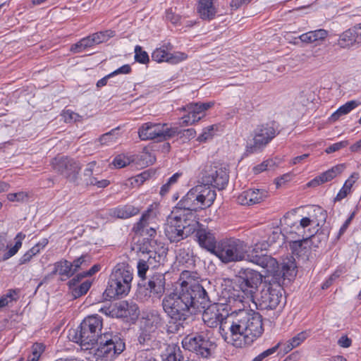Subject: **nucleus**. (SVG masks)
<instances>
[{
  "label": "nucleus",
  "mask_w": 361,
  "mask_h": 361,
  "mask_svg": "<svg viewBox=\"0 0 361 361\" xmlns=\"http://www.w3.org/2000/svg\"><path fill=\"white\" fill-rule=\"evenodd\" d=\"M17 293L16 290H9L6 295L0 298V308L7 306L13 300H16L15 296L17 295Z\"/></svg>",
  "instance_id": "45"
},
{
  "label": "nucleus",
  "mask_w": 361,
  "mask_h": 361,
  "mask_svg": "<svg viewBox=\"0 0 361 361\" xmlns=\"http://www.w3.org/2000/svg\"><path fill=\"white\" fill-rule=\"evenodd\" d=\"M178 133V128H169L166 123H145L138 130L141 140H157L158 142L167 140Z\"/></svg>",
  "instance_id": "10"
},
{
  "label": "nucleus",
  "mask_w": 361,
  "mask_h": 361,
  "mask_svg": "<svg viewBox=\"0 0 361 361\" xmlns=\"http://www.w3.org/2000/svg\"><path fill=\"white\" fill-rule=\"evenodd\" d=\"M135 59L137 62L143 64L147 63L149 61L148 54L139 45L135 47Z\"/></svg>",
  "instance_id": "40"
},
{
  "label": "nucleus",
  "mask_w": 361,
  "mask_h": 361,
  "mask_svg": "<svg viewBox=\"0 0 361 361\" xmlns=\"http://www.w3.org/2000/svg\"><path fill=\"white\" fill-rule=\"evenodd\" d=\"M92 283L87 280L76 287H73L71 289V293L74 298H78L87 293L89 289L90 288Z\"/></svg>",
  "instance_id": "37"
},
{
  "label": "nucleus",
  "mask_w": 361,
  "mask_h": 361,
  "mask_svg": "<svg viewBox=\"0 0 361 361\" xmlns=\"http://www.w3.org/2000/svg\"><path fill=\"white\" fill-rule=\"evenodd\" d=\"M276 129L274 123H265L257 126L253 132V138L248 141L245 153L251 154L261 152L276 136Z\"/></svg>",
  "instance_id": "11"
},
{
  "label": "nucleus",
  "mask_w": 361,
  "mask_h": 361,
  "mask_svg": "<svg viewBox=\"0 0 361 361\" xmlns=\"http://www.w3.org/2000/svg\"><path fill=\"white\" fill-rule=\"evenodd\" d=\"M156 215L154 206L151 204L142 215L140 221L133 226V231L135 233L143 235V231L149 227L151 221L156 217Z\"/></svg>",
  "instance_id": "24"
},
{
  "label": "nucleus",
  "mask_w": 361,
  "mask_h": 361,
  "mask_svg": "<svg viewBox=\"0 0 361 361\" xmlns=\"http://www.w3.org/2000/svg\"><path fill=\"white\" fill-rule=\"evenodd\" d=\"M361 105V102L357 100H351L341 106H340L336 111H335L331 116V120L336 121L338 120L341 116L348 114L350 113L352 110L357 107L358 106Z\"/></svg>",
  "instance_id": "31"
},
{
  "label": "nucleus",
  "mask_w": 361,
  "mask_h": 361,
  "mask_svg": "<svg viewBox=\"0 0 361 361\" xmlns=\"http://www.w3.org/2000/svg\"><path fill=\"white\" fill-rule=\"evenodd\" d=\"M328 35V31L324 29H319L310 31L301 35L299 39L305 43L319 42L324 40Z\"/></svg>",
  "instance_id": "29"
},
{
  "label": "nucleus",
  "mask_w": 361,
  "mask_h": 361,
  "mask_svg": "<svg viewBox=\"0 0 361 361\" xmlns=\"http://www.w3.org/2000/svg\"><path fill=\"white\" fill-rule=\"evenodd\" d=\"M8 248L7 235L6 233H0V258L2 257L3 255L1 252H4L5 253Z\"/></svg>",
  "instance_id": "55"
},
{
  "label": "nucleus",
  "mask_w": 361,
  "mask_h": 361,
  "mask_svg": "<svg viewBox=\"0 0 361 361\" xmlns=\"http://www.w3.org/2000/svg\"><path fill=\"white\" fill-rule=\"evenodd\" d=\"M350 192V189L347 186H343L335 197V201H341L344 199Z\"/></svg>",
  "instance_id": "62"
},
{
  "label": "nucleus",
  "mask_w": 361,
  "mask_h": 361,
  "mask_svg": "<svg viewBox=\"0 0 361 361\" xmlns=\"http://www.w3.org/2000/svg\"><path fill=\"white\" fill-rule=\"evenodd\" d=\"M166 18L173 24H178L180 20V16L174 13L171 8L166 11Z\"/></svg>",
  "instance_id": "56"
},
{
  "label": "nucleus",
  "mask_w": 361,
  "mask_h": 361,
  "mask_svg": "<svg viewBox=\"0 0 361 361\" xmlns=\"http://www.w3.org/2000/svg\"><path fill=\"white\" fill-rule=\"evenodd\" d=\"M173 49L171 43H165L161 47L157 48L152 54V59L153 61L161 63L167 62L169 51Z\"/></svg>",
  "instance_id": "30"
},
{
  "label": "nucleus",
  "mask_w": 361,
  "mask_h": 361,
  "mask_svg": "<svg viewBox=\"0 0 361 361\" xmlns=\"http://www.w3.org/2000/svg\"><path fill=\"white\" fill-rule=\"evenodd\" d=\"M52 168L70 182H75L80 170L78 162L66 157H57L51 161Z\"/></svg>",
  "instance_id": "17"
},
{
  "label": "nucleus",
  "mask_w": 361,
  "mask_h": 361,
  "mask_svg": "<svg viewBox=\"0 0 361 361\" xmlns=\"http://www.w3.org/2000/svg\"><path fill=\"white\" fill-rule=\"evenodd\" d=\"M138 358L142 360L146 359V361H156V360L151 355V353L147 350L141 351L139 353Z\"/></svg>",
  "instance_id": "64"
},
{
  "label": "nucleus",
  "mask_w": 361,
  "mask_h": 361,
  "mask_svg": "<svg viewBox=\"0 0 361 361\" xmlns=\"http://www.w3.org/2000/svg\"><path fill=\"white\" fill-rule=\"evenodd\" d=\"M92 35L81 39L77 43L73 44L71 47V51L74 54L80 53L88 47L94 46Z\"/></svg>",
  "instance_id": "33"
},
{
  "label": "nucleus",
  "mask_w": 361,
  "mask_h": 361,
  "mask_svg": "<svg viewBox=\"0 0 361 361\" xmlns=\"http://www.w3.org/2000/svg\"><path fill=\"white\" fill-rule=\"evenodd\" d=\"M307 337V334L305 331H302L298 334L295 336L287 341L286 346L283 349L285 353L290 351L292 349L298 347L302 343Z\"/></svg>",
  "instance_id": "35"
},
{
  "label": "nucleus",
  "mask_w": 361,
  "mask_h": 361,
  "mask_svg": "<svg viewBox=\"0 0 361 361\" xmlns=\"http://www.w3.org/2000/svg\"><path fill=\"white\" fill-rule=\"evenodd\" d=\"M269 244L266 241L257 243L252 250L247 253V261L260 266L266 270V273H273L280 271L277 261L267 255H259V251L267 250Z\"/></svg>",
  "instance_id": "12"
},
{
  "label": "nucleus",
  "mask_w": 361,
  "mask_h": 361,
  "mask_svg": "<svg viewBox=\"0 0 361 361\" xmlns=\"http://www.w3.org/2000/svg\"><path fill=\"white\" fill-rule=\"evenodd\" d=\"M26 197H27V195L23 192H16V193H9L7 195L8 200L11 202L23 201Z\"/></svg>",
  "instance_id": "54"
},
{
  "label": "nucleus",
  "mask_w": 361,
  "mask_h": 361,
  "mask_svg": "<svg viewBox=\"0 0 361 361\" xmlns=\"http://www.w3.org/2000/svg\"><path fill=\"white\" fill-rule=\"evenodd\" d=\"M308 239L295 240L290 243V250L295 255H300L303 249V243H306Z\"/></svg>",
  "instance_id": "50"
},
{
  "label": "nucleus",
  "mask_w": 361,
  "mask_h": 361,
  "mask_svg": "<svg viewBox=\"0 0 361 361\" xmlns=\"http://www.w3.org/2000/svg\"><path fill=\"white\" fill-rule=\"evenodd\" d=\"M162 324V319L157 313H152L147 316L138 337L140 344H147L154 338V333L159 326Z\"/></svg>",
  "instance_id": "19"
},
{
  "label": "nucleus",
  "mask_w": 361,
  "mask_h": 361,
  "mask_svg": "<svg viewBox=\"0 0 361 361\" xmlns=\"http://www.w3.org/2000/svg\"><path fill=\"white\" fill-rule=\"evenodd\" d=\"M346 168L345 164H339L330 169L322 173L318 176L315 177L311 181L308 183V185L310 187H316L321 184L331 181L334 178L341 174Z\"/></svg>",
  "instance_id": "22"
},
{
  "label": "nucleus",
  "mask_w": 361,
  "mask_h": 361,
  "mask_svg": "<svg viewBox=\"0 0 361 361\" xmlns=\"http://www.w3.org/2000/svg\"><path fill=\"white\" fill-rule=\"evenodd\" d=\"M44 350L42 343H35L32 346V354L28 357L27 361H38Z\"/></svg>",
  "instance_id": "39"
},
{
  "label": "nucleus",
  "mask_w": 361,
  "mask_h": 361,
  "mask_svg": "<svg viewBox=\"0 0 361 361\" xmlns=\"http://www.w3.org/2000/svg\"><path fill=\"white\" fill-rule=\"evenodd\" d=\"M195 232H196L195 237L200 246L211 254L214 255L218 244L215 234L211 230L204 228H197Z\"/></svg>",
  "instance_id": "21"
},
{
  "label": "nucleus",
  "mask_w": 361,
  "mask_h": 361,
  "mask_svg": "<svg viewBox=\"0 0 361 361\" xmlns=\"http://www.w3.org/2000/svg\"><path fill=\"white\" fill-rule=\"evenodd\" d=\"M214 102L190 103L183 107V110L188 113L181 118V126H187L198 122L206 115V111L214 106Z\"/></svg>",
  "instance_id": "18"
},
{
  "label": "nucleus",
  "mask_w": 361,
  "mask_h": 361,
  "mask_svg": "<svg viewBox=\"0 0 361 361\" xmlns=\"http://www.w3.org/2000/svg\"><path fill=\"white\" fill-rule=\"evenodd\" d=\"M22 246V241L16 240L15 245L11 247L7 252L3 254L2 257L0 258V262L6 261L14 256Z\"/></svg>",
  "instance_id": "44"
},
{
  "label": "nucleus",
  "mask_w": 361,
  "mask_h": 361,
  "mask_svg": "<svg viewBox=\"0 0 361 361\" xmlns=\"http://www.w3.org/2000/svg\"><path fill=\"white\" fill-rule=\"evenodd\" d=\"M202 320L210 327L219 326L223 339L237 348L252 344L264 332L262 317L259 312L241 310L228 314L222 304H209L202 309Z\"/></svg>",
  "instance_id": "1"
},
{
  "label": "nucleus",
  "mask_w": 361,
  "mask_h": 361,
  "mask_svg": "<svg viewBox=\"0 0 361 361\" xmlns=\"http://www.w3.org/2000/svg\"><path fill=\"white\" fill-rule=\"evenodd\" d=\"M357 32L355 25L350 28L339 35L338 39V44L341 48H350L355 45H359V40H357Z\"/></svg>",
  "instance_id": "25"
},
{
  "label": "nucleus",
  "mask_w": 361,
  "mask_h": 361,
  "mask_svg": "<svg viewBox=\"0 0 361 361\" xmlns=\"http://www.w3.org/2000/svg\"><path fill=\"white\" fill-rule=\"evenodd\" d=\"M238 277L240 290L236 294H233L236 300L247 304L249 302H255V295L262 282V275L250 269H241L238 271Z\"/></svg>",
  "instance_id": "9"
},
{
  "label": "nucleus",
  "mask_w": 361,
  "mask_h": 361,
  "mask_svg": "<svg viewBox=\"0 0 361 361\" xmlns=\"http://www.w3.org/2000/svg\"><path fill=\"white\" fill-rule=\"evenodd\" d=\"M167 248L164 245L156 243V246L149 250L147 255V262L149 264H153L157 262L159 264L164 262L167 254Z\"/></svg>",
  "instance_id": "28"
},
{
  "label": "nucleus",
  "mask_w": 361,
  "mask_h": 361,
  "mask_svg": "<svg viewBox=\"0 0 361 361\" xmlns=\"http://www.w3.org/2000/svg\"><path fill=\"white\" fill-rule=\"evenodd\" d=\"M167 63L171 64H176L187 59L188 55L185 53L181 51H174L173 53L169 51Z\"/></svg>",
  "instance_id": "41"
},
{
  "label": "nucleus",
  "mask_w": 361,
  "mask_h": 361,
  "mask_svg": "<svg viewBox=\"0 0 361 361\" xmlns=\"http://www.w3.org/2000/svg\"><path fill=\"white\" fill-rule=\"evenodd\" d=\"M157 242L154 240L144 239L141 245H140L139 252L143 255H147L149 250L156 246Z\"/></svg>",
  "instance_id": "48"
},
{
  "label": "nucleus",
  "mask_w": 361,
  "mask_h": 361,
  "mask_svg": "<svg viewBox=\"0 0 361 361\" xmlns=\"http://www.w3.org/2000/svg\"><path fill=\"white\" fill-rule=\"evenodd\" d=\"M85 181L87 185H96L98 188H104L109 185V181L108 180H98L94 176H92L89 178H85Z\"/></svg>",
  "instance_id": "49"
},
{
  "label": "nucleus",
  "mask_w": 361,
  "mask_h": 361,
  "mask_svg": "<svg viewBox=\"0 0 361 361\" xmlns=\"http://www.w3.org/2000/svg\"><path fill=\"white\" fill-rule=\"evenodd\" d=\"M83 278H85V276H83L82 273L77 274L76 276H75L72 279H71L68 281V285L69 289L71 290V289L73 288V287L78 286V283L80 282V281Z\"/></svg>",
  "instance_id": "58"
},
{
  "label": "nucleus",
  "mask_w": 361,
  "mask_h": 361,
  "mask_svg": "<svg viewBox=\"0 0 361 361\" xmlns=\"http://www.w3.org/2000/svg\"><path fill=\"white\" fill-rule=\"evenodd\" d=\"M268 195L265 189H250L241 192L237 197V202L241 205L250 206L264 201Z\"/></svg>",
  "instance_id": "20"
},
{
  "label": "nucleus",
  "mask_w": 361,
  "mask_h": 361,
  "mask_svg": "<svg viewBox=\"0 0 361 361\" xmlns=\"http://www.w3.org/2000/svg\"><path fill=\"white\" fill-rule=\"evenodd\" d=\"M197 11L200 18L204 20L214 19L217 12L213 0H198Z\"/></svg>",
  "instance_id": "23"
},
{
  "label": "nucleus",
  "mask_w": 361,
  "mask_h": 361,
  "mask_svg": "<svg viewBox=\"0 0 361 361\" xmlns=\"http://www.w3.org/2000/svg\"><path fill=\"white\" fill-rule=\"evenodd\" d=\"M326 212L319 207H316L314 209L313 214H310L309 216L300 219L299 224L296 226L297 233L299 235L301 234L304 240L309 239L314 234L310 228L307 229V233L305 228L314 226H322L326 221Z\"/></svg>",
  "instance_id": "16"
},
{
  "label": "nucleus",
  "mask_w": 361,
  "mask_h": 361,
  "mask_svg": "<svg viewBox=\"0 0 361 361\" xmlns=\"http://www.w3.org/2000/svg\"><path fill=\"white\" fill-rule=\"evenodd\" d=\"M102 318L93 314L85 317L74 336V341L87 350L94 344L97 360L108 361L114 360L126 348L123 340L116 334L110 332L102 334Z\"/></svg>",
  "instance_id": "3"
},
{
  "label": "nucleus",
  "mask_w": 361,
  "mask_h": 361,
  "mask_svg": "<svg viewBox=\"0 0 361 361\" xmlns=\"http://www.w3.org/2000/svg\"><path fill=\"white\" fill-rule=\"evenodd\" d=\"M51 275L59 274L62 280L71 277L74 274L71 265V262L66 259H61L54 264V269Z\"/></svg>",
  "instance_id": "27"
},
{
  "label": "nucleus",
  "mask_w": 361,
  "mask_h": 361,
  "mask_svg": "<svg viewBox=\"0 0 361 361\" xmlns=\"http://www.w3.org/2000/svg\"><path fill=\"white\" fill-rule=\"evenodd\" d=\"M359 178V174L357 173H353L350 177L345 180L343 186H347L348 189H350L351 190V188L353 187V184L355 183V181Z\"/></svg>",
  "instance_id": "60"
},
{
  "label": "nucleus",
  "mask_w": 361,
  "mask_h": 361,
  "mask_svg": "<svg viewBox=\"0 0 361 361\" xmlns=\"http://www.w3.org/2000/svg\"><path fill=\"white\" fill-rule=\"evenodd\" d=\"M139 285L145 292V297L160 299L165 292V276L160 272L152 273L147 279L142 280Z\"/></svg>",
  "instance_id": "15"
},
{
  "label": "nucleus",
  "mask_w": 361,
  "mask_h": 361,
  "mask_svg": "<svg viewBox=\"0 0 361 361\" xmlns=\"http://www.w3.org/2000/svg\"><path fill=\"white\" fill-rule=\"evenodd\" d=\"M348 145V142L346 140L334 143V144L330 145L329 147H328L327 148H326L325 152L326 154H331V153L335 152L342 148L345 147Z\"/></svg>",
  "instance_id": "53"
},
{
  "label": "nucleus",
  "mask_w": 361,
  "mask_h": 361,
  "mask_svg": "<svg viewBox=\"0 0 361 361\" xmlns=\"http://www.w3.org/2000/svg\"><path fill=\"white\" fill-rule=\"evenodd\" d=\"M197 272L183 271L180 274V288L165 295L162 300L164 312L172 319L185 322L209 304V295L200 284Z\"/></svg>",
  "instance_id": "2"
},
{
  "label": "nucleus",
  "mask_w": 361,
  "mask_h": 361,
  "mask_svg": "<svg viewBox=\"0 0 361 361\" xmlns=\"http://www.w3.org/2000/svg\"><path fill=\"white\" fill-rule=\"evenodd\" d=\"M276 164L273 159H267L260 164L255 166L253 168V171L255 174L259 173L264 171L272 170L275 168Z\"/></svg>",
  "instance_id": "38"
},
{
  "label": "nucleus",
  "mask_w": 361,
  "mask_h": 361,
  "mask_svg": "<svg viewBox=\"0 0 361 361\" xmlns=\"http://www.w3.org/2000/svg\"><path fill=\"white\" fill-rule=\"evenodd\" d=\"M247 244L238 238H226L219 240L214 254L223 263L247 260Z\"/></svg>",
  "instance_id": "8"
},
{
  "label": "nucleus",
  "mask_w": 361,
  "mask_h": 361,
  "mask_svg": "<svg viewBox=\"0 0 361 361\" xmlns=\"http://www.w3.org/2000/svg\"><path fill=\"white\" fill-rule=\"evenodd\" d=\"M140 209L133 205L126 204L113 208L109 210V215L118 219H128L137 215Z\"/></svg>",
  "instance_id": "26"
},
{
  "label": "nucleus",
  "mask_w": 361,
  "mask_h": 361,
  "mask_svg": "<svg viewBox=\"0 0 361 361\" xmlns=\"http://www.w3.org/2000/svg\"><path fill=\"white\" fill-rule=\"evenodd\" d=\"M250 0H232L230 6L233 9H238L244 4H249Z\"/></svg>",
  "instance_id": "63"
},
{
  "label": "nucleus",
  "mask_w": 361,
  "mask_h": 361,
  "mask_svg": "<svg viewBox=\"0 0 361 361\" xmlns=\"http://www.w3.org/2000/svg\"><path fill=\"white\" fill-rule=\"evenodd\" d=\"M355 215V212H353L350 216L345 220L344 224L342 225V226L340 228V230L338 231V238H339L347 230L348 228L350 222L353 219L354 216Z\"/></svg>",
  "instance_id": "57"
},
{
  "label": "nucleus",
  "mask_w": 361,
  "mask_h": 361,
  "mask_svg": "<svg viewBox=\"0 0 361 361\" xmlns=\"http://www.w3.org/2000/svg\"><path fill=\"white\" fill-rule=\"evenodd\" d=\"M118 128L112 129L111 131L102 135L99 137V142L102 145H111L116 143L120 135L118 133Z\"/></svg>",
  "instance_id": "32"
},
{
  "label": "nucleus",
  "mask_w": 361,
  "mask_h": 361,
  "mask_svg": "<svg viewBox=\"0 0 361 361\" xmlns=\"http://www.w3.org/2000/svg\"><path fill=\"white\" fill-rule=\"evenodd\" d=\"M129 164V159L123 154L116 156L113 161V164L118 169L125 167Z\"/></svg>",
  "instance_id": "51"
},
{
  "label": "nucleus",
  "mask_w": 361,
  "mask_h": 361,
  "mask_svg": "<svg viewBox=\"0 0 361 361\" xmlns=\"http://www.w3.org/2000/svg\"><path fill=\"white\" fill-rule=\"evenodd\" d=\"M133 269L127 264H117L113 269L105 292L111 298L126 296L130 292Z\"/></svg>",
  "instance_id": "7"
},
{
  "label": "nucleus",
  "mask_w": 361,
  "mask_h": 361,
  "mask_svg": "<svg viewBox=\"0 0 361 361\" xmlns=\"http://www.w3.org/2000/svg\"><path fill=\"white\" fill-rule=\"evenodd\" d=\"M91 262L92 257L87 254L82 255L77 259H74L73 262H71L73 274L77 272L79 269H83L90 265Z\"/></svg>",
  "instance_id": "34"
},
{
  "label": "nucleus",
  "mask_w": 361,
  "mask_h": 361,
  "mask_svg": "<svg viewBox=\"0 0 361 361\" xmlns=\"http://www.w3.org/2000/svg\"><path fill=\"white\" fill-rule=\"evenodd\" d=\"M183 348L202 357L211 355L214 344L209 338L202 334L188 335L182 341Z\"/></svg>",
  "instance_id": "14"
},
{
  "label": "nucleus",
  "mask_w": 361,
  "mask_h": 361,
  "mask_svg": "<svg viewBox=\"0 0 361 361\" xmlns=\"http://www.w3.org/2000/svg\"><path fill=\"white\" fill-rule=\"evenodd\" d=\"M94 44H98L106 42L109 39L114 36V32L109 30L93 33L91 35Z\"/></svg>",
  "instance_id": "36"
},
{
  "label": "nucleus",
  "mask_w": 361,
  "mask_h": 361,
  "mask_svg": "<svg viewBox=\"0 0 361 361\" xmlns=\"http://www.w3.org/2000/svg\"><path fill=\"white\" fill-rule=\"evenodd\" d=\"M200 178L202 185L222 190L228 184L229 176L226 168L215 164L206 165Z\"/></svg>",
  "instance_id": "13"
},
{
  "label": "nucleus",
  "mask_w": 361,
  "mask_h": 361,
  "mask_svg": "<svg viewBox=\"0 0 361 361\" xmlns=\"http://www.w3.org/2000/svg\"><path fill=\"white\" fill-rule=\"evenodd\" d=\"M217 127L215 125L209 126L203 129L202 133L199 135L197 140L200 142H206L207 140L212 138L214 135V130Z\"/></svg>",
  "instance_id": "43"
},
{
  "label": "nucleus",
  "mask_w": 361,
  "mask_h": 361,
  "mask_svg": "<svg viewBox=\"0 0 361 361\" xmlns=\"http://www.w3.org/2000/svg\"><path fill=\"white\" fill-rule=\"evenodd\" d=\"M216 197V191L209 186L200 184L191 188L178 202L174 208L178 212L184 214L186 218L192 214V219L197 221L195 212L199 209L209 207Z\"/></svg>",
  "instance_id": "5"
},
{
  "label": "nucleus",
  "mask_w": 361,
  "mask_h": 361,
  "mask_svg": "<svg viewBox=\"0 0 361 361\" xmlns=\"http://www.w3.org/2000/svg\"><path fill=\"white\" fill-rule=\"evenodd\" d=\"M338 344L342 348H348L352 344V340L346 335H343L338 339Z\"/></svg>",
  "instance_id": "61"
},
{
  "label": "nucleus",
  "mask_w": 361,
  "mask_h": 361,
  "mask_svg": "<svg viewBox=\"0 0 361 361\" xmlns=\"http://www.w3.org/2000/svg\"><path fill=\"white\" fill-rule=\"evenodd\" d=\"M192 214L186 218L184 214L173 209L167 218L164 228L165 235L171 243H178L194 233L199 226V222L192 219Z\"/></svg>",
  "instance_id": "6"
},
{
  "label": "nucleus",
  "mask_w": 361,
  "mask_h": 361,
  "mask_svg": "<svg viewBox=\"0 0 361 361\" xmlns=\"http://www.w3.org/2000/svg\"><path fill=\"white\" fill-rule=\"evenodd\" d=\"M280 345H281V343H279L275 346L264 350V352L260 353L259 355L255 357L252 360V361H262L265 357H267L268 356L274 354Z\"/></svg>",
  "instance_id": "52"
},
{
  "label": "nucleus",
  "mask_w": 361,
  "mask_h": 361,
  "mask_svg": "<svg viewBox=\"0 0 361 361\" xmlns=\"http://www.w3.org/2000/svg\"><path fill=\"white\" fill-rule=\"evenodd\" d=\"M150 177V173L148 171H145L136 176L130 179L131 184L134 187H138L141 185L145 181L149 179Z\"/></svg>",
  "instance_id": "46"
},
{
  "label": "nucleus",
  "mask_w": 361,
  "mask_h": 361,
  "mask_svg": "<svg viewBox=\"0 0 361 361\" xmlns=\"http://www.w3.org/2000/svg\"><path fill=\"white\" fill-rule=\"evenodd\" d=\"M62 116L66 123L77 122L82 120L81 116L70 109L63 111Z\"/></svg>",
  "instance_id": "47"
},
{
  "label": "nucleus",
  "mask_w": 361,
  "mask_h": 361,
  "mask_svg": "<svg viewBox=\"0 0 361 361\" xmlns=\"http://www.w3.org/2000/svg\"><path fill=\"white\" fill-rule=\"evenodd\" d=\"M130 71H131L130 66L128 64H125V65L122 66L121 67H120L119 68L114 71V72L111 73L110 75H111L113 77L118 74H128V73H130Z\"/></svg>",
  "instance_id": "59"
},
{
  "label": "nucleus",
  "mask_w": 361,
  "mask_h": 361,
  "mask_svg": "<svg viewBox=\"0 0 361 361\" xmlns=\"http://www.w3.org/2000/svg\"><path fill=\"white\" fill-rule=\"evenodd\" d=\"M267 276L259 297L252 302L262 310H274L282 298V285L286 280L291 281L296 275V265L293 260L283 262L281 270L273 273H266Z\"/></svg>",
  "instance_id": "4"
},
{
  "label": "nucleus",
  "mask_w": 361,
  "mask_h": 361,
  "mask_svg": "<svg viewBox=\"0 0 361 361\" xmlns=\"http://www.w3.org/2000/svg\"><path fill=\"white\" fill-rule=\"evenodd\" d=\"M148 264L147 260L146 261L145 259H140L137 263V268L138 276L140 278V282H142V280H145L147 278L146 274L149 269Z\"/></svg>",
  "instance_id": "42"
}]
</instances>
